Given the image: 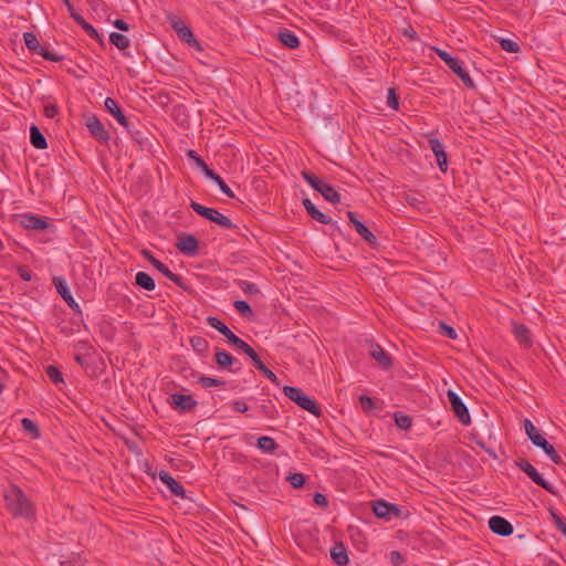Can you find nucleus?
Segmentation results:
<instances>
[{"mask_svg": "<svg viewBox=\"0 0 566 566\" xmlns=\"http://www.w3.org/2000/svg\"><path fill=\"white\" fill-rule=\"evenodd\" d=\"M3 496L8 510L14 517L25 520H33L35 517V510L32 502L19 486L11 485L4 491Z\"/></svg>", "mask_w": 566, "mask_h": 566, "instance_id": "1", "label": "nucleus"}, {"mask_svg": "<svg viewBox=\"0 0 566 566\" xmlns=\"http://www.w3.org/2000/svg\"><path fill=\"white\" fill-rule=\"evenodd\" d=\"M524 429L525 432L531 440V442L542 449L544 453L555 463V464H563L562 457L556 452L553 444H551L536 429V427L533 424V422L530 419L524 420Z\"/></svg>", "mask_w": 566, "mask_h": 566, "instance_id": "2", "label": "nucleus"}, {"mask_svg": "<svg viewBox=\"0 0 566 566\" xmlns=\"http://www.w3.org/2000/svg\"><path fill=\"white\" fill-rule=\"evenodd\" d=\"M283 392L290 400L295 402L302 409L308 411L315 417L322 416V409L317 401L314 398L305 395L301 388L293 386H284Z\"/></svg>", "mask_w": 566, "mask_h": 566, "instance_id": "3", "label": "nucleus"}, {"mask_svg": "<svg viewBox=\"0 0 566 566\" xmlns=\"http://www.w3.org/2000/svg\"><path fill=\"white\" fill-rule=\"evenodd\" d=\"M23 40L25 46L30 52H32L33 54L41 55L46 61L60 62L63 60V55L57 54L55 52H51L44 46H42L33 32L23 33Z\"/></svg>", "mask_w": 566, "mask_h": 566, "instance_id": "4", "label": "nucleus"}, {"mask_svg": "<svg viewBox=\"0 0 566 566\" xmlns=\"http://www.w3.org/2000/svg\"><path fill=\"white\" fill-rule=\"evenodd\" d=\"M516 467L522 470L535 484L555 495L556 491L549 482L543 479L538 471L524 458L515 461Z\"/></svg>", "mask_w": 566, "mask_h": 566, "instance_id": "5", "label": "nucleus"}, {"mask_svg": "<svg viewBox=\"0 0 566 566\" xmlns=\"http://www.w3.org/2000/svg\"><path fill=\"white\" fill-rule=\"evenodd\" d=\"M142 255L148 260L151 265L157 269L163 275L174 282L177 286L181 289H186L185 280L181 275L172 273L169 268L164 264L161 261L156 259L153 253L148 250H143Z\"/></svg>", "mask_w": 566, "mask_h": 566, "instance_id": "6", "label": "nucleus"}, {"mask_svg": "<svg viewBox=\"0 0 566 566\" xmlns=\"http://www.w3.org/2000/svg\"><path fill=\"white\" fill-rule=\"evenodd\" d=\"M448 400L451 406V410L454 412L458 420L464 424L469 426L471 423V417L469 409L462 401V399L451 389L447 392Z\"/></svg>", "mask_w": 566, "mask_h": 566, "instance_id": "7", "label": "nucleus"}, {"mask_svg": "<svg viewBox=\"0 0 566 566\" xmlns=\"http://www.w3.org/2000/svg\"><path fill=\"white\" fill-rule=\"evenodd\" d=\"M169 20L172 29L180 40L185 41L192 48L200 49V44L195 38L191 29L184 21L179 20L177 17L170 18Z\"/></svg>", "mask_w": 566, "mask_h": 566, "instance_id": "8", "label": "nucleus"}, {"mask_svg": "<svg viewBox=\"0 0 566 566\" xmlns=\"http://www.w3.org/2000/svg\"><path fill=\"white\" fill-rule=\"evenodd\" d=\"M176 248L180 253L192 256L198 253L199 241L195 235L184 232L178 234Z\"/></svg>", "mask_w": 566, "mask_h": 566, "instance_id": "9", "label": "nucleus"}, {"mask_svg": "<svg viewBox=\"0 0 566 566\" xmlns=\"http://www.w3.org/2000/svg\"><path fill=\"white\" fill-rule=\"evenodd\" d=\"M216 363L221 369L238 373L241 369V363L231 354L219 347L214 348Z\"/></svg>", "mask_w": 566, "mask_h": 566, "instance_id": "10", "label": "nucleus"}, {"mask_svg": "<svg viewBox=\"0 0 566 566\" xmlns=\"http://www.w3.org/2000/svg\"><path fill=\"white\" fill-rule=\"evenodd\" d=\"M53 285L56 289V292L65 301V303L72 308V311L77 314H81V307H80L78 303L72 296L64 277L54 276Z\"/></svg>", "mask_w": 566, "mask_h": 566, "instance_id": "11", "label": "nucleus"}, {"mask_svg": "<svg viewBox=\"0 0 566 566\" xmlns=\"http://www.w3.org/2000/svg\"><path fill=\"white\" fill-rule=\"evenodd\" d=\"M86 127L90 134L99 143L107 144L111 136L108 132L105 129L102 122L95 116L92 115L86 120Z\"/></svg>", "mask_w": 566, "mask_h": 566, "instance_id": "12", "label": "nucleus"}, {"mask_svg": "<svg viewBox=\"0 0 566 566\" xmlns=\"http://www.w3.org/2000/svg\"><path fill=\"white\" fill-rule=\"evenodd\" d=\"M347 217L353 224L356 232L371 247L378 243L377 237L361 222L356 218V213L353 211H347Z\"/></svg>", "mask_w": 566, "mask_h": 566, "instance_id": "13", "label": "nucleus"}, {"mask_svg": "<svg viewBox=\"0 0 566 566\" xmlns=\"http://www.w3.org/2000/svg\"><path fill=\"white\" fill-rule=\"evenodd\" d=\"M20 223L25 229L45 230L51 227L46 218L32 213H23L20 216Z\"/></svg>", "mask_w": 566, "mask_h": 566, "instance_id": "14", "label": "nucleus"}, {"mask_svg": "<svg viewBox=\"0 0 566 566\" xmlns=\"http://www.w3.org/2000/svg\"><path fill=\"white\" fill-rule=\"evenodd\" d=\"M428 142L430 149L432 150L436 157L437 165L439 166L442 172H446L448 170V156L447 153L444 151V146L436 137H429Z\"/></svg>", "mask_w": 566, "mask_h": 566, "instance_id": "15", "label": "nucleus"}, {"mask_svg": "<svg viewBox=\"0 0 566 566\" xmlns=\"http://www.w3.org/2000/svg\"><path fill=\"white\" fill-rule=\"evenodd\" d=\"M490 530L500 536H510L513 534V525L504 517L494 515L489 520Z\"/></svg>", "mask_w": 566, "mask_h": 566, "instance_id": "16", "label": "nucleus"}, {"mask_svg": "<svg viewBox=\"0 0 566 566\" xmlns=\"http://www.w3.org/2000/svg\"><path fill=\"white\" fill-rule=\"evenodd\" d=\"M170 398L171 407L180 412L191 411L197 406V401L190 395L172 394Z\"/></svg>", "mask_w": 566, "mask_h": 566, "instance_id": "17", "label": "nucleus"}, {"mask_svg": "<svg viewBox=\"0 0 566 566\" xmlns=\"http://www.w3.org/2000/svg\"><path fill=\"white\" fill-rule=\"evenodd\" d=\"M303 207L305 208L308 216L314 219L315 221L322 223V224H332L335 227V229H338V226L336 222L332 220L328 216L323 213L321 210L316 208V206L308 199L304 198L302 200Z\"/></svg>", "mask_w": 566, "mask_h": 566, "instance_id": "18", "label": "nucleus"}, {"mask_svg": "<svg viewBox=\"0 0 566 566\" xmlns=\"http://www.w3.org/2000/svg\"><path fill=\"white\" fill-rule=\"evenodd\" d=\"M104 105H105V108L107 109V112L111 113L116 118L118 124L122 125L124 128H126L127 132H130V126H132L130 122L124 115L118 103L112 97H106Z\"/></svg>", "mask_w": 566, "mask_h": 566, "instance_id": "19", "label": "nucleus"}, {"mask_svg": "<svg viewBox=\"0 0 566 566\" xmlns=\"http://www.w3.org/2000/svg\"><path fill=\"white\" fill-rule=\"evenodd\" d=\"M369 354L381 368L389 369L392 366L391 356L379 344L371 343Z\"/></svg>", "mask_w": 566, "mask_h": 566, "instance_id": "20", "label": "nucleus"}, {"mask_svg": "<svg viewBox=\"0 0 566 566\" xmlns=\"http://www.w3.org/2000/svg\"><path fill=\"white\" fill-rule=\"evenodd\" d=\"M159 480L169 489V491L179 497H186L185 488L167 471H159Z\"/></svg>", "mask_w": 566, "mask_h": 566, "instance_id": "21", "label": "nucleus"}, {"mask_svg": "<svg viewBox=\"0 0 566 566\" xmlns=\"http://www.w3.org/2000/svg\"><path fill=\"white\" fill-rule=\"evenodd\" d=\"M448 67L461 78V81L468 88H475V83L471 78L469 72L465 70L462 60L455 56L452 60V62L448 65Z\"/></svg>", "mask_w": 566, "mask_h": 566, "instance_id": "22", "label": "nucleus"}, {"mask_svg": "<svg viewBox=\"0 0 566 566\" xmlns=\"http://www.w3.org/2000/svg\"><path fill=\"white\" fill-rule=\"evenodd\" d=\"M390 510H396V504L377 500L373 502V512L379 518L390 520Z\"/></svg>", "mask_w": 566, "mask_h": 566, "instance_id": "23", "label": "nucleus"}, {"mask_svg": "<svg viewBox=\"0 0 566 566\" xmlns=\"http://www.w3.org/2000/svg\"><path fill=\"white\" fill-rule=\"evenodd\" d=\"M331 557L333 562L338 566H345L349 562L347 549L343 543H336L332 547Z\"/></svg>", "mask_w": 566, "mask_h": 566, "instance_id": "24", "label": "nucleus"}, {"mask_svg": "<svg viewBox=\"0 0 566 566\" xmlns=\"http://www.w3.org/2000/svg\"><path fill=\"white\" fill-rule=\"evenodd\" d=\"M279 41L289 49H297L300 46V40L296 34L289 30L282 29L277 33Z\"/></svg>", "mask_w": 566, "mask_h": 566, "instance_id": "25", "label": "nucleus"}, {"mask_svg": "<svg viewBox=\"0 0 566 566\" xmlns=\"http://www.w3.org/2000/svg\"><path fill=\"white\" fill-rule=\"evenodd\" d=\"M30 142L31 145L36 149L48 148V143L40 128L35 125L30 127Z\"/></svg>", "mask_w": 566, "mask_h": 566, "instance_id": "26", "label": "nucleus"}, {"mask_svg": "<svg viewBox=\"0 0 566 566\" xmlns=\"http://www.w3.org/2000/svg\"><path fill=\"white\" fill-rule=\"evenodd\" d=\"M318 192L331 203L340 202V193L328 182H324Z\"/></svg>", "mask_w": 566, "mask_h": 566, "instance_id": "27", "label": "nucleus"}, {"mask_svg": "<svg viewBox=\"0 0 566 566\" xmlns=\"http://www.w3.org/2000/svg\"><path fill=\"white\" fill-rule=\"evenodd\" d=\"M256 447L263 452L268 454L275 453L279 444L272 437L262 436L258 438Z\"/></svg>", "mask_w": 566, "mask_h": 566, "instance_id": "28", "label": "nucleus"}, {"mask_svg": "<svg viewBox=\"0 0 566 566\" xmlns=\"http://www.w3.org/2000/svg\"><path fill=\"white\" fill-rule=\"evenodd\" d=\"M74 21L84 30V32L92 38L93 40L97 41L98 43L103 44V39L99 35L98 31L88 22L85 21V19L81 17H74Z\"/></svg>", "mask_w": 566, "mask_h": 566, "instance_id": "29", "label": "nucleus"}, {"mask_svg": "<svg viewBox=\"0 0 566 566\" xmlns=\"http://www.w3.org/2000/svg\"><path fill=\"white\" fill-rule=\"evenodd\" d=\"M135 283L139 287L149 292L154 291L156 287L154 279L146 272H137V274L135 275Z\"/></svg>", "mask_w": 566, "mask_h": 566, "instance_id": "30", "label": "nucleus"}, {"mask_svg": "<svg viewBox=\"0 0 566 566\" xmlns=\"http://www.w3.org/2000/svg\"><path fill=\"white\" fill-rule=\"evenodd\" d=\"M192 349L200 356H206L209 350V343L205 337L192 336L190 338Z\"/></svg>", "mask_w": 566, "mask_h": 566, "instance_id": "31", "label": "nucleus"}, {"mask_svg": "<svg viewBox=\"0 0 566 566\" xmlns=\"http://www.w3.org/2000/svg\"><path fill=\"white\" fill-rule=\"evenodd\" d=\"M513 334H514L515 338L521 344H524V345H530L531 344L530 329H528V327L526 325H524V324H515L514 327H513Z\"/></svg>", "mask_w": 566, "mask_h": 566, "instance_id": "32", "label": "nucleus"}, {"mask_svg": "<svg viewBox=\"0 0 566 566\" xmlns=\"http://www.w3.org/2000/svg\"><path fill=\"white\" fill-rule=\"evenodd\" d=\"M109 42L122 51L126 50L130 45L129 39L126 35L118 32H112L109 34Z\"/></svg>", "mask_w": 566, "mask_h": 566, "instance_id": "33", "label": "nucleus"}, {"mask_svg": "<svg viewBox=\"0 0 566 566\" xmlns=\"http://www.w3.org/2000/svg\"><path fill=\"white\" fill-rule=\"evenodd\" d=\"M303 179L314 189L318 192L323 184L325 182L321 178H318L315 174H313L310 170H303L302 171Z\"/></svg>", "mask_w": 566, "mask_h": 566, "instance_id": "34", "label": "nucleus"}, {"mask_svg": "<svg viewBox=\"0 0 566 566\" xmlns=\"http://www.w3.org/2000/svg\"><path fill=\"white\" fill-rule=\"evenodd\" d=\"M21 426L23 430L29 432L32 438L36 439L41 436L40 428L33 420L29 418H23L21 420Z\"/></svg>", "mask_w": 566, "mask_h": 566, "instance_id": "35", "label": "nucleus"}, {"mask_svg": "<svg viewBox=\"0 0 566 566\" xmlns=\"http://www.w3.org/2000/svg\"><path fill=\"white\" fill-rule=\"evenodd\" d=\"M233 306L240 313L241 316L245 318H251L253 316V311L248 302L238 300L234 301Z\"/></svg>", "mask_w": 566, "mask_h": 566, "instance_id": "36", "label": "nucleus"}, {"mask_svg": "<svg viewBox=\"0 0 566 566\" xmlns=\"http://www.w3.org/2000/svg\"><path fill=\"white\" fill-rule=\"evenodd\" d=\"M394 418L395 423L399 429L408 430L412 424V419L409 416L403 415L401 412H396Z\"/></svg>", "mask_w": 566, "mask_h": 566, "instance_id": "37", "label": "nucleus"}, {"mask_svg": "<svg viewBox=\"0 0 566 566\" xmlns=\"http://www.w3.org/2000/svg\"><path fill=\"white\" fill-rule=\"evenodd\" d=\"M198 382L203 388L219 387V386H224L226 385L224 380L218 379V378L208 377V376H199L198 377Z\"/></svg>", "mask_w": 566, "mask_h": 566, "instance_id": "38", "label": "nucleus"}, {"mask_svg": "<svg viewBox=\"0 0 566 566\" xmlns=\"http://www.w3.org/2000/svg\"><path fill=\"white\" fill-rule=\"evenodd\" d=\"M45 374L53 384L63 382L62 373L56 366L49 365L45 368Z\"/></svg>", "mask_w": 566, "mask_h": 566, "instance_id": "39", "label": "nucleus"}, {"mask_svg": "<svg viewBox=\"0 0 566 566\" xmlns=\"http://www.w3.org/2000/svg\"><path fill=\"white\" fill-rule=\"evenodd\" d=\"M500 45L502 50L509 53H517L521 50L518 43L511 39H501Z\"/></svg>", "mask_w": 566, "mask_h": 566, "instance_id": "40", "label": "nucleus"}, {"mask_svg": "<svg viewBox=\"0 0 566 566\" xmlns=\"http://www.w3.org/2000/svg\"><path fill=\"white\" fill-rule=\"evenodd\" d=\"M190 208L196 212L198 213L199 216H201L202 218L205 219H208L209 214H210V211L212 208H208L206 206H202L201 203L197 202V201H193L191 200L190 201Z\"/></svg>", "mask_w": 566, "mask_h": 566, "instance_id": "41", "label": "nucleus"}, {"mask_svg": "<svg viewBox=\"0 0 566 566\" xmlns=\"http://www.w3.org/2000/svg\"><path fill=\"white\" fill-rule=\"evenodd\" d=\"M287 481L295 489H301L305 484V475L303 473H291Z\"/></svg>", "mask_w": 566, "mask_h": 566, "instance_id": "42", "label": "nucleus"}, {"mask_svg": "<svg viewBox=\"0 0 566 566\" xmlns=\"http://www.w3.org/2000/svg\"><path fill=\"white\" fill-rule=\"evenodd\" d=\"M206 322L210 327L217 329L220 334H222L228 328V326L216 316H208Z\"/></svg>", "mask_w": 566, "mask_h": 566, "instance_id": "43", "label": "nucleus"}, {"mask_svg": "<svg viewBox=\"0 0 566 566\" xmlns=\"http://www.w3.org/2000/svg\"><path fill=\"white\" fill-rule=\"evenodd\" d=\"M218 226H220L223 229H238V227L224 214L219 212V214L216 217V221Z\"/></svg>", "mask_w": 566, "mask_h": 566, "instance_id": "44", "label": "nucleus"}, {"mask_svg": "<svg viewBox=\"0 0 566 566\" xmlns=\"http://www.w3.org/2000/svg\"><path fill=\"white\" fill-rule=\"evenodd\" d=\"M439 331L443 336L450 339H455L458 337L455 329L452 326L446 324L444 322L439 323Z\"/></svg>", "mask_w": 566, "mask_h": 566, "instance_id": "45", "label": "nucleus"}, {"mask_svg": "<svg viewBox=\"0 0 566 566\" xmlns=\"http://www.w3.org/2000/svg\"><path fill=\"white\" fill-rule=\"evenodd\" d=\"M387 105L395 111L399 108V96L396 93L395 88L388 90Z\"/></svg>", "mask_w": 566, "mask_h": 566, "instance_id": "46", "label": "nucleus"}, {"mask_svg": "<svg viewBox=\"0 0 566 566\" xmlns=\"http://www.w3.org/2000/svg\"><path fill=\"white\" fill-rule=\"evenodd\" d=\"M213 182H216L221 190L223 195H226L228 198H234L233 191L229 188V186L226 184V181L222 179V177L219 175Z\"/></svg>", "mask_w": 566, "mask_h": 566, "instance_id": "47", "label": "nucleus"}, {"mask_svg": "<svg viewBox=\"0 0 566 566\" xmlns=\"http://www.w3.org/2000/svg\"><path fill=\"white\" fill-rule=\"evenodd\" d=\"M239 286L240 289L245 293V294H258L260 293V290L258 289V286L252 283V282H248V281H240L239 282Z\"/></svg>", "mask_w": 566, "mask_h": 566, "instance_id": "48", "label": "nucleus"}, {"mask_svg": "<svg viewBox=\"0 0 566 566\" xmlns=\"http://www.w3.org/2000/svg\"><path fill=\"white\" fill-rule=\"evenodd\" d=\"M359 403L364 411H370L375 408V401L367 395H361L359 397Z\"/></svg>", "mask_w": 566, "mask_h": 566, "instance_id": "49", "label": "nucleus"}, {"mask_svg": "<svg viewBox=\"0 0 566 566\" xmlns=\"http://www.w3.org/2000/svg\"><path fill=\"white\" fill-rule=\"evenodd\" d=\"M59 114V106L56 103H49L44 106V116L48 118H54Z\"/></svg>", "mask_w": 566, "mask_h": 566, "instance_id": "50", "label": "nucleus"}, {"mask_svg": "<svg viewBox=\"0 0 566 566\" xmlns=\"http://www.w3.org/2000/svg\"><path fill=\"white\" fill-rule=\"evenodd\" d=\"M233 347H235L237 349L243 352L245 355H249L251 354V352L253 350V348L247 343L244 342L243 339H241L239 337V339L233 344Z\"/></svg>", "mask_w": 566, "mask_h": 566, "instance_id": "51", "label": "nucleus"}, {"mask_svg": "<svg viewBox=\"0 0 566 566\" xmlns=\"http://www.w3.org/2000/svg\"><path fill=\"white\" fill-rule=\"evenodd\" d=\"M434 52L437 53V55L447 64V66L452 62V60L455 57V56H452L450 53H448L447 51L442 50V49H439V48H434L433 49Z\"/></svg>", "mask_w": 566, "mask_h": 566, "instance_id": "52", "label": "nucleus"}, {"mask_svg": "<svg viewBox=\"0 0 566 566\" xmlns=\"http://www.w3.org/2000/svg\"><path fill=\"white\" fill-rule=\"evenodd\" d=\"M261 373L274 385L279 386L280 385V379L277 378V376L272 371L270 370L266 366L264 368L261 369Z\"/></svg>", "mask_w": 566, "mask_h": 566, "instance_id": "53", "label": "nucleus"}, {"mask_svg": "<svg viewBox=\"0 0 566 566\" xmlns=\"http://www.w3.org/2000/svg\"><path fill=\"white\" fill-rule=\"evenodd\" d=\"M248 356L252 359L253 365L258 370L261 371V369L265 367V365L263 364L260 356L256 354L254 349Z\"/></svg>", "mask_w": 566, "mask_h": 566, "instance_id": "54", "label": "nucleus"}, {"mask_svg": "<svg viewBox=\"0 0 566 566\" xmlns=\"http://www.w3.org/2000/svg\"><path fill=\"white\" fill-rule=\"evenodd\" d=\"M187 157L189 159H192L195 161V164L200 168L201 165H205L206 161L198 155V153L196 150H188L187 151Z\"/></svg>", "mask_w": 566, "mask_h": 566, "instance_id": "55", "label": "nucleus"}, {"mask_svg": "<svg viewBox=\"0 0 566 566\" xmlns=\"http://www.w3.org/2000/svg\"><path fill=\"white\" fill-rule=\"evenodd\" d=\"M18 273H19V276L23 281L28 282V281H31V279H32V273H31L30 269L25 265L19 266Z\"/></svg>", "mask_w": 566, "mask_h": 566, "instance_id": "56", "label": "nucleus"}, {"mask_svg": "<svg viewBox=\"0 0 566 566\" xmlns=\"http://www.w3.org/2000/svg\"><path fill=\"white\" fill-rule=\"evenodd\" d=\"M232 409L237 412L244 413L249 410L248 405L242 400H235L232 402Z\"/></svg>", "mask_w": 566, "mask_h": 566, "instance_id": "57", "label": "nucleus"}, {"mask_svg": "<svg viewBox=\"0 0 566 566\" xmlns=\"http://www.w3.org/2000/svg\"><path fill=\"white\" fill-rule=\"evenodd\" d=\"M200 169L205 174V176L212 181L219 176L217 172H214L207 164L201 165Z\"/></svg>", "mask_w": 566, "mask_h": 566, "instance_id": "58", "label": "nucleus"}, {"mask_svg": "<svg viewBox=\"0 0 566 566\" xmlns=\"http://www.w3.org/2000/svg\"><path fill=\"white\" fill-rule=\"evenodd\" d=\"M222 335L227 338L230 345L233 346V344L239 339V337L228 327Z\"/></svg>", "mask_w": 566, "mask_h": 566, "instance_id": "59", "label": "nucleus"}, {"mask_svg": "<svg viewBox=\"0 0 566 566\" xmlns=\"http://www.w3.org/2000/svg\"><path fill=\"white\" fill-rule=\"evenodd\" d=\"M222 335L227 338L230 345L233 346V344L239 339V337L228 327Z\"/></svg>", "mask_w": 566, "mask_h": 566, "instance_id": "60", "label": "nucleus"}, {"mask_svg": "<svg viewBox=\"0 0 566 566\" xmlns=\"http://www.w3.org/2000/svg\"><path fill=\"white\" fill-rule=\"evenodd\" d=\"M222 335L227 338L230 345L233 346V344L239 339V337L228 327Z\"/></svg>", "mask_w": 566, "mask_h": 566, "instance_id": "61", "label": "nucleus"}, {"mask_svg": "<svg viewBox=\"0 0 566 566\" xmlns=\"http://www.w3.org/2000/svg\"><path fill=\"white\" fill-rule=\"evenodd\" d=\"M313 500L314 503L319 506H326L328 504L327 497L322 493H315Z\"/></svg>", "mask_w": 566, "mask_h": 566, "instance_id": "62", "label": "nucleus"}, {"mask_svg": "<svg viewBox=\"0 0 566 566\" xmlns=\"http://www.w3.org/2000/svg\"><path fill=\"white\" fill-rule=\"evenodd\" d=\"M113 25L119 30V31H128L129 30V24L124 21L123 19H116L114 22H113Z\"/></svg>", "mask_w": 566, "mask_h": 566, "instance_id": "63", "label": "nucleus"}, {"mask_svg": "<svg viewBox=\"0 0 566 566\" xmlns=\"http://www.w3.org/2000/svg\"><path fill=\"white\" fill-rule=\"evenodd\" d=\"M390 562L394 564V565H399L403 562V556L397 552V551H392L390 553Z\"/></svg>", "mask_w": 566, "mask_h": 566, "instance_id": "64", "label": "nucleus"}]
</instances>
